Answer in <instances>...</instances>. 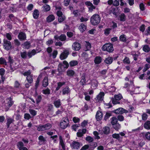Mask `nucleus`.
Masks as SVG:
<instances>
[{
    "mask_svg": "<svg viewBox=\"0 0 150 150\" xmlns=\"http://www.w3.org/2000/svg\"><path fill=\"white\" fill-rule=\"evenodd\" d=\"M104 95L103 92H100L96 97V99L98 100V101L102 100Z\"/></svg>",
    "mask_w": 150,
    "mask_h": 150,
    "instance_id": "obj_15",
    "label": "nucleus"
},
{
    "mask_svg": "<svg viewBox=\"0 0 150 150\" xmlns=\"http://www.w3.org/2000/svg\"><path fill=\"white\" fill-rule=\"evenodd\" d=\"M86 81L85 77L84 76L83 77L80 81V84L83 85L86 83Z\"/></svg>",
    "mask_w": 150,
    "mask_h": 150,
    "instance_id": "obj_61",
    "label": "nucleus"
},
{
    "mask_svg": "<svg viewBox=\"0 0 150 150\" xmlns=\"http://www.w3.org/2000/svg\"><path fill=\"white\" fill-rule=\"evenodd\" d=\"M102 61V58L100 56L96 57L94 60L95 63L96 64H100Z\"/></svg>",
    "mask_w": 150,
    "mask_h": 150,
    "instance_id": "obj_22",
    "label": "nucleus"
},
{
    "mask_svg": "<svg viewBox=\"0 0 150 150\" xmlns=\"http://www.w3.org/2000/svg\"><path fill=\"white\" fill-rule=\"evenodd\" d=\"M79 28L81 32H83L86 28V25L83 23H81L79 26Z\"/></svg>",
    "mask_w": 150,
    "mask_h": 150,
    "instance_id": "obj_17",
    "label": "nucleus"
},
{
    "mask_svg": "<svg viewBox=\"0 0 150 150\" xmlns=\"http://www.w3.org/2000/svg\"><path fill=\"white\" fill-rule=\"evenodd\" d=\"M120 19L121 21H124L126 20V16L124 13H122L119 16Z\"/></svg>",
    "mask_w": 150,
    "mask_h": 150,
    "instance_id": "obj_36",
    "label": "nucleus"
},
{
    "mask_svg": "<svg viewBox=\"0 0 150 150\" xmlns=\"http://www.w3.org/2000/svg\"><path fill=\"white\" fill-rule=\"evenodd\" d=\"M18 37L20 40H26V35L23 32H21L19 33Z\"/></svg>",
    "mask_w": 150,
    "mask_h": 150,
    "instance_id": "obj_14",
    "label": "nucleus"
},
{
    "mask_svg": "<svg viewBox=\"0 0 150 150\" xmlns=\"http://www.w3.org/2000/svg\"><path fill=\"white\" fill-rule=\"evenodd\" d=\"M33 76L32 75L28 76L26 79L28 82L30 84L33 81Z\"/></svg>",
    "mask_w": 150,
    "mask_h": 150,
    "instance_id": "obj_33",
    "label": "nucleus"
},
{
    "mask_svg": "<svg viewBox=\"0 0 150 150\" xmlns=\"http://www.w3.org/2000/svg\"><path fill=\"white\" fill-rule=\"evenodd\" d=\"M14 121V120L11 118H9L7 119L6 125L8 127H9L10 125Z\"/></svg>",
    "mask_w": 150,
    "mask_h": 150,
    "instance_id": "obj_41",
    "label": "nucleus"
},
{
    "mask_svg": "<svg viewBox=\"0 0 150 150\" xmlns=\"http://www.w3.org/2000/svg\"><path fill=\"white\" fill-rule=\"evenodd\" d=\"M38 139L39 140V143L41 144H43L46 141V139L43 136L41 135L38 137Z\"/></svg>",
    "mask_w": 150,
    "mask_h": 150,
    "instance_id": "obj_27",
    "label": "nucleus"
},
{
    "mask_svg": "<svg viewBox=\"0 0 150 150\" xmlns=\"http://www.w3.org/2000/svg\"><path fill=\"white\" fill-rule=\"evenodd\" d=\"M59 146L62 147V149L63 150H65V143L64 141L63 140V139L61 136H59Z\"/></svg>",
    "mask_w": 150,
    "mask_h": 150,
    "instance_id": "obj_11",
    "label": "nucleus"
},
{
    "mask_svg": "<svg viewBox=\"0 0 150 150\" xmlns=\"http://www.w3.org/2000/svg\"><path fill=\"white\" fill-rule=\"evenodd\" d=\"M48 85V79L47 77L44 78L43 80L42 85L44 87H46Z\"/></svg>",
    "mask_w": 150,
    "mask_h": 150,
    "instance_id": "obj_23",
    "label": "nucleus"
},
{
    "mask_svg": "<svg viewBox=\"0 0 150 150\" xmlns=\"http://www.w3.org/2000/svg\"><path fill=\"white\" fill-rule=\"evenodd\" d=\"M69 64L70 66L72 67L77 65L78 64V62L76 60H72L69 62Z\"/></svg>",
    "mask_w": 150,
    "mask_h": 150,
    "instance_id": "obj_38",
    "label": "nucleus"
},
{
    "mask_svg": "<svg viewBox=\"0 0 150 150\" xmlns=\"http://www.w3.org/2000/svg\"><path fill=\"white\" fill-rule=\"evenodd\" d=\"M24 118L26 120H28L31 119V117L30 114L26 113L24 114Z\"/></svg>",
    "mask_w": 150,
    "mask_h": 150,
    "instance_id": "obj_55",
    "label": "nucleus"
},
{
    "mask_svg": "<svg viewBox=\"0 0 150 150\" xmlns=\"http://www.w3.org/2000/svg\"><path fill=\"white\" fill-rule=\"evenodd\" d=\"M17 146L18 148L19 149H21V148L24 147L23 144L21 142H19L17 143Z\"/></svg>",
    "mask_w": 150,
    "mask_h": 150,
    "instance_id": "obj_49",
    "label": "nucleus"
},
{
    "mask_svg": "<svg viewBox=\"0 0 150 150\" xmlns=\"http://www.w3.org/2000/svg\"><path fill=\"white\" fill-rule=\"evenodd\" d=\"M113 128L116 130H118V129L120 127V125L119 123H117L115 124V125H113Z\"/></svg>",
    "mask_w": 150,
    "mask_h": 150,
    "instance_id": "obj_52",
    "label": "nucleus"
},
{
    "mask_svg": "<svg viewBox=\"0 0 150 150\" xmlns=\"http://www.w3.org/2000/svg\"><path fill=\"white\" fill-rule=\"evenodd\" d=\"M3 46L4 49L6 50L11 49L12 47L11 42L6 39H4V40Z\"/></svg>",
    "mask_w": 150,
    "mask_h": 150,
    "instance_id": "obj_6",
    "label": "nucleus"
},
{
    "mask_svg": "<svg viewBox=\"0 0 150 150\" xmlns=\"http://www.w3.org/2000/svg\"><path fill=\"white\" fill-rule=\"evenodd\" d=\"M143 136L146 139L150 141V132H147L144 133Z\"/></svg>",
    "mask_w": 150,
    "mask_h": 150,
    "instance_id": "obj_43",
    "label": "nucleus"
},
{
    "mask_svg": "<svg viewBox=\"0 0 150 150\" xmlns=\"http://www.w3.org/2000/svg\"><path fill=\"white\" fill-rule=\"evenodd\" d=\"M82 55L86 59H88V54L86 52H84L82 54Z\"/></svg>",
    "mask_w": 150,
    "mask_h": 150,
    "instance_id": "obj_62",
    "label": "nucleus"
},
{
    "mask_svg": "<svg viewBox=\"0 0 150 150\" xmlns=\"http://www.w3.org/2000/svg\"><path fill=\"white\" fill-rule=\"evenodd\" d=\"M20 54L21 57L24 59H26L28 56V52L25 51L23 52H21Z\"/></svg>",
    "mask_w": 150,
    "mask_h": 150,
    "instance_id": "obj_28",
    "label": "nucleus"
},
{
    "mask_svg": "<svg viewBox=\"0 0 150 150\" xmlns=\"http://www.w3.org/2000/svg\"><path fill=\"white\" fill-rule=\"evenodd\" d=\"M75 74V72L72 70L68 69L67 71V75L69 77L73 76Z\"/></svg>",
    "mask_w": 150,
    "mask_h": 150,
    "instance_id": "obj_24",
    "label": "nucleus"
},
{
    "mask_svg": "<svg viewBox=\"0 0 150 150\" xmlns=\"http://www.w3.org/2000/svg\"><path fill=\"white\" fill-rule=\"evenodd\" d=\"M84 50L86 51L89 50L91 48V44L88 42L86 41Z\"/></svg>",
    "mask_w": 150,
    "mask_h": 150,
    "instance_id": "obj_20",
    "label": "nucleus"
},
{
    "mask_svg": "<svg viewBox=\"0 0 150 150\" xmlns=\"http://www.w3.org/2000/svg\"><path fill=\"white\" fill-rule=\"evenodd\" d=\"M66 39V36L64 34H62L59 36V40L61 41H64Z\"/></svg>",
    "mask_w": 150,
    "mask_h": 150,
    "instance_id": "obj_47",
    "label": "nucleus"
},
{
    "mask_svg": "<svg viewBox=\"0 0 150 150\" xmlns=\"http://www.w3.org/2000/svg\"><path fill=\"white\" fill-rule=\"evenodd\" d=\"M122 95L119 94L118 95H114L113 98L117 100H119L122 98Z\"/></svg>",
    "mask_w": 150,
    "mask_h": 150,
    "instance_id": "obj_48",
    "label": "nucleus"
},
{
    "mask_svg": "<svg viewBox=\"0 0 150 150\" xmlns=\"http://www.w3.org/2000/svg\"><path fill=\"white\" fill-rule=\"evenodd\" d=\"M132 54L133 57V58L134 60L136 61L137 60V58L138 57V55L136 54L135 52H132Z\"/></svg>",
    "mask_w": 150,
    "mask_h": 150,
    "instance_id": "obj_54",
    "label": "nucleus"
},
{
    "mask_svg": "<svg viewBox=\"0 0 150 150\" xmlns=\"http://www.w3.org/2000/svg\"><path fill=\"white\" fill-rule=\"evenodd\" d=\"M142 49L144 52H148L150 51V48L147 45H144Z\"/></svg>",
    "mask_w": 150,
    "mask_h": 150,
    "instance_id": "obj_32",
    "label": "nucleus"
},
{
    "mask_svg": "<svg viewBox=\"0 0 150 150\" xmlns=\"http://www.w3.org/2000/svg\"><path fill=\"white\" fill-rule=\"evenodd\" d=\"M55 19V17L54 15L51 14L49 16L46 18L47 22L50 23L53 21Z\"/></svg>",
    "mask_w": 150,
    "mask_h": 150,
    "instance_id": "obj_18",
    "label": "nucleus"
},
{
    "mask_svg": "<svg viewBox=\"0 0 150 150\" xmlns=\"http://www.w3.org/2000/svg\"><path fill=\"white\" fill-rule=\"evenodd\" d=\"M52 125L50 123H47L43 125H39L37 129V130L40 132L44 131L49 130L52 127Z\"/></svg>",
    "mask_w": 150,
    "mask_h": 150,
    "instance_id": "obj_4",
    "label": "nucleus"
},
{
    "mask_svg": "<svg viewBox=\"0 0 150 150\" xmlns=\"http://www.w3.org/2000/svg\"><path fill=\"white\" fill-rule=\"evenodd\" d=\"M86 140L89 142H91L93 141V139L90 136H88L86 137Z\"/></svg>",
    "mask_w": 150,
    "mask_h": 150,
    "instance_id": "obj_56",
    "label": "nucleus"
},
{
    "mask_svg": "<svg viewBox=\"0 0 150 150\" xmlns=\"http://www.w3.org/2000/svg\"><path fill=\"white\" fill-rule=\"evenodd\" d=\"M65 83V82H59L57 83V86L56 88V90L57 91H58L60 88L61 87L64 85Z\"/></svg>",
    "mask_w": 150,
    "mask_h": 150,
    "instance_id": "obj_39",
    "label": "nucleus"
},
{
    "mask_svg": "<svg viewBox=\"0 0 150 150\" xmlns=\"http://www.w3.org/2000/svg\"><path fill=\"white\" fill-rule=\"evenodd\" d=\"M144 127L147 129H150V121H146L144 124Z\"/></svg>",
    "mask_w": 150,
    "mask_h": 150,
    "instance_id": "obj_26",
    "label": "nucleus"
},
{
    "mask_svg": "<svg viewBox=\"0 0 150 150\" xmlns=\"http://www.w3.org/2000/svg\"><path fill=\"white\" fill-rule=\"evenodd\" d=\"M39 11L37 9H35L33 13V18L35 19H37L39 16Z\"/></svg>",
    "mask_w": 150,
    "mask_h": 150,
    "instance_id": "obj_21",
    "label": "nucleus"
},
{
    "mask_svg": "<svg viewBox=\"0 0 150 150\" xmlns=\"http://www.w3.org/2000/svg\"><path fill=\"white\" fill-rule=\"evenodd\" d=\"M100 18L98 14H94L91 18V22L93 25H95L98 24L100 21Z\"/></svg>",
    "mask_w": 150,
    "mask_h": 150,
    "instance_id": "obj_1",
    "label": "nucleus"
},
{
    "mask_svg": "<svg viewBox=\"0 0 150 150\" xmlns=\"http://www.w3.org/2000/svg\"><path fill=\"white\" fill-rule=\"evenodd\" d=\"M117 120H118L120 121H123L124 120V117L121 115H118L117 117Z\"/></svg>",
    "mask_w": 150,
    "mask_h": 150,
    "instance_id": "obj_58",
    "label": "nucleus"
},
{
    "mask_svg": "<svg viewBox=\"0 0 150 150\" xmlns=\"http://www.w3.org/2000/svg\"><path fill=\"white\" fill-rule=\"evenodd\" d=\"M63 65L62 63L59 64L58 66V71L59 73H62L64 71V68Z\"/></svg>",
    "mask_w": 150,
    "mask_h": 150,
    "instance_id": "obj_29",
    "label": "nucleus"
},
{
    "mask_svg": "<svg viewBox=\"0 0 150 150\" xmlns=\"http://www.w3.org/2000/svg\"><path fill=\"white\" fill-rule=\"evenodd\" d=\"M103 51H106L109 52H112L114 50L113 45L110 43H108L104 44L102 48Z\"/></svg>",
    "mask_w": 150,
    "mask_h": 150,
    "instance_id": "obj_2",
    "label": "nucleus"
},
{
    "mask_svg": "<svg viewBox=\"0 0 150 150\" xmlns=\"http://www.w3.org/2000/svg\"><path fill=\"white\" fill-rule=\"evenodd\" d=\"M111 123L112 125H115V124L117 123V118L115 117H112L111 119Z\"/></svg>",
    "mask_w": 150,
    "mask_h": 150,
    "instance_id": "obj_35",
    "label": "nucleus"
},
{
    "mask_svg": "<svg viewBox=\"0 0 150 150\" xmlns=\"http://www.w3.org/2000/svg\"><path fill=\"white\" fill-rule=\"evenodd\" d=\"M69 123V121L68 117H65L63 118L60 122V127L62 129H65L68 126Z\"/></svg>",
    "mask_w": 150,
    "mask_h": 150,
    "instance_id": "obj_3",
    "label": "nucleus"
},
{
    "mask_svg": "<svg viewBox=\"0 0 150 150\" xmlns=\"http://www.w3.org/2000/svg\"><path fill=\"white\" fill-rule=\"evenodd\" d=\"M69 54V51L67 50H65L61 54L60 56V58L61 60H64L67 57Z\"/></svg>",
    "mask_w": 150,
    "mask_h": 150,
    "instance_id": "obj_10",
    "label": "nucleus"
},
{
    "mask_svg": "<svg viewBox=\"0 0 150 150\" xmlns=\"http://www.w3.org/2000/svg\"><path fill=\"white\" fill-rule=\"evenodd\" d=\"M9 17L10 19L12 21H14L17 19V18L14 16L13 14H11L9 15Z\"/></svg>",
    "mask_w": 150,
    "mask_h": 150,
    "instance_id": "obj_57",
    "label": "nucleus"
},
{
    "mask_svg": "<svg viewBox=\"0 0 150 150\" xmlns=\"http://www.w3.org/2000/svg\"><path fill=\"white\" fill-rule=\"evenodd\" d=\"M111 116V114L110 112H107L104 117V119L106 120L110 116Z\"/></svg>",
    "mask_w": 150,
    "mask_h": 150,
    "instance_id": "obj_59",
    "label": "nucleus"
},
{
    "mask_svg": "<svg viewBox=\"0 0 150 150\" xmlns=\"http://www.w3.org/2000/svg\"><path fill=\"white\" fill-rule=\"evenodd\" d=\"M82 145L80 142L76 141H73L70 144L71 149H78Z\"/></svg>",
    "mask_w": 150,
    "mask_h": 150,
    "instance_id": "obj_5",
    "label": "nucleus"
},
{
    "mask_svg": "<svg viewBox=\"0 0 150 150\" xmlns=\"http://www.w3.org/2000/svg\"><path fill=\"white\" fill-rule=\"evenodd\" d=\"M23 45L24 48L28 49L30 46V43L28 42H26L23 43Z\"/></svg>",
    "mask_w": 150,
    "mask_h": 150,
    "instance_id": "obj_45",
    "label": "nucleus"
},
{
    "mask_svg": "<svg viewBox=\"0 0 150 150\" xmlns=\"http://www.w3.org/2000/svg\"><path fill=\"white\" fill-rule=\"evenodd\" d=\"M149 68H150V64H146L145 65L144 69H143L144 72L146 71Z\"/></svg>",
    "mask_w": 150,
    "mask_h": 150,
    "instance_id": "obj_60",
    "label": "nucleus"
},
{
    "mask_svg": "<svg viewBox=\"0 0 150 150\" xmlns=\"http://www.w3.org/2000/svg\"><path fill=\"white\" fill-rule=\"evenodd\" d=\"M113 112L116 114H121L124 113H127L128 111L127 110H125L123 108H120L114 110L113 111Z\"/></svg>",
    "mask_w": 150,
    "mask_h": 150,
    "instance_id": "obj_9",
    "label": "nucleus"
},
{
    "mask_svg": "<svg viewBox=\"0 0 150 150\" xmlns=\"http://www.w3.org/2000/svg\"><path fill=\"white\" fill-rule=\"evenodd\" d=\"M113 61V58L110 57H109L105 59L104 62L107 64H110L112 63Z\"/></svg>",
    "mask_w": 150,
    "mask_h": 150,
    "instance_id": "obj_16",
    "label": "nucleus"
},
{
    "mask_svg": "<svg viewBox=\"0 0 150 150\" xmlns=\"http://www.w3.org/2000/svg\"><path fill=\"white\" fill-rule=\"evenodd\" d=\"M110 129L108 127H104L102 129V134H108L110 132Z\"/></svg>",
    "mask_w": 150,
    "mask_h": 150,
    "instance_id": "obj_19",
    "label": "nucleus"
},
{
    "mask_svg": "<svg viewBox=\"0 0 150 150\" xmlns=\"http://www.w3.org/2000/svg\"><path fill=\"white\" fill-rule=\"evenodd\" d=\"M42 93L45 95H49L50 94V90L47 88L43 90L42 91Z\"/></svg>",
    "mask_w": 150,
    "mask_h": 150,
    "instance_id": "obj_40",
    "label": "nucleus"
},
{
    "mask_svg": "<svg viewBox=\"0 0 150 150\" xmlns=\"http://www.w3.org/2000/svg\"><path fill=\"white\" fill-rule=\"evenodd\" d=\"M7 103H5V106L7 108H10L13 104V102L11 98H8L6 99Z\"/></svg>",
    "mask_w": 150,
    "mask_h": 150,
    "instance_id": "obj_12",
    "label": "nucleus"
},
{
    "mask_svg": "<svg viewBox=\"0 0 150 150\" xmlns=\"http://www.w3.org/2000/svg\"><path fill=\"white\" fill-rule=\"evenodd\" d=\"M72 49L75 51H79L81 48L80 44L78 42H74L72 45Z\"/></svg>",
    "mask_w": 150,
    "mask_h": 150,
    "instance_id": "obj_8",
    "label": "nucleus"
},
{
    "mask_svg": "<svg viewBox=\"0 0 150 150\" xmlns=\"http://www.w3.org/2000/svg\"><path fill=\"white\" fill-rule=\"evenodd\" d=\"M120 40L122 42H126L127 41L126 36L124 34L121 35L119 37Z\"/></svg>",
    "mask_w": 150,
    "mask_h": 150,
    "instance_id": "obj_34",
    "label": "nucleus"
},
{
    "mask_svg": "<svg viewBox=\"0 0 150 150\" xmlns=\"http://www.w3.org/2000/svg\"><path fill=\"white\" fill-rule=\"evenodd\" d=\"M73 121L74 123H78L79 122L80 119L77 117H74L73 118Z\"/></svg>",
    "mask_w": 150,
    "mask_h": 150,
    "instance_id": "obj_63",
    "label": "nucleus"
},
{
    "mask_svg": "<svg viewBox=\"0 0 150 150\" xmlns=\"http://www.w3.org/2000/svg\"><path fill=\"white\" fill-rule=\"evenodd\" d=\"M85 4L87 6L89 12H92L95 9L96 7L93 5V4L89 1L85 2Z\"/></svg>",
    "mask_w": 150,
    "mask_h": 150,
    "instance_id": "obj_7",
    "label": "nucleus"
},
{
    "mask_svg": "<svg viewBox=\"0 0 150 150\" xmlns=\"http://www.w3.org/2000/svg\"><path fill=\"white\" fill-rule=\"evenodd\" d=\"M98 82L97 80H93V81H92L91 83V86L93 88H95L98 86Z\"/></svg>",
    "mask_w": 150,
    "mask_h": 150,
    "instance_id": "obj_37",
    "label": "nucleus"
},
{
    "mask_svg": "<svg viewBox=\"0 0 150 150\" xmlns=\"http://www.w3.org/2000/svg\"><path fill=\"white\" fill-rule=\"evenodd\" d=\"M65 19V17L64 15L58 17V21L60 22L63 21Z\"/></svg>",
    "mask_w": 150,
    "mask_h": 150,
    "instance_id": "obj_53",
    "label": "nucleus"
},
{
    "mask_svg": "<svg viewBox=\"0 0 150 150\" xmlns=\"http://www.w3.org/2000/svg\"><path fill=\"white\" fill-rule=\"evenodd\" d=\"M103 113L100 111H98L96 115V118L97 121L101 120L103 118Z\"/></svg>",
    "mask_w": 150,
    "mask_h": 150,
    "instance_id": "obj_13",
    "label": "nucleus"
},
{
    "mask_svg": "<svg viewBox=\"0 0 150 150\" xmlns=\"http://www.w3.org/2000/svg\"><path fill=\"white\" fill-rule=\"evenodd\" d=\"M36 53L35 50H33L31 51L28 52V56L29 58H30L33 56L35 55Z\"/></svg>",
    "mask_w": 150,
    "mask_h": 150,
    "instance_id": "obj_25",
    "label": "nucleus"
},
{
    "mask_svg": "<svg viewBox=\"0 0 150 150\" xmlns=\"http://www.w3.org/2000/svg\"><path fill=\"white\" fill-rule=\"evenodd\" d=\"M70 91L69 88H65L62 90V94L63 95H64L66 94H68L70 93Z\"/></svg>",
    "mask_w": 150,
    "mask_h": 150,
    "instance_id": "obj_42",
    "label": "nucleus"
},
{
    "mask_svg": "<svg viewBox=\"0 0 150 150\" xmlns=\"http://www.w3.org/2000/svg\"><path fill=\"white\" fill-rule=\"evenodd\" d=\"M0 64H5V65H6L7 64L6 60L2 57L0 58Z\"/></svg>",
    "mask_w": 150,
    "mask_h": 150,
    "instance_id": "obj_51",
    "label": "nucleus"
},
{
    "mask_svg": "<svg viewBox=\"0 0 150 150\" xmlns=\"http://www.w3.org/2000/svg\"><path fill=\"white\" fill-rule=\"evenodd\" d=\"M54 106L57 108H59L61 105V103L59 99L55 100L54 103Z\"/></svg>",
    "mask_w": 150,
    "mask_h": 150,
    "instance_id": "obj_31",
    "label": "nucleus"
},
{
    "mask_svg": "<svg viewBox=\"0 0 150 150\" xmlns=\"http://www.w3.org/2000/svg\"><path fill=\"white\" fill-rule=\"evenodd\" d=\"M43 9L45 12L49 11L50 10V6L48 4L44 5L42 7Z\"/></svg>",
    "mask_w": 150,
    "mask_h": 150,
    "instance_id": "obj_30",
    "label": "nucleus"
},
{
    "mask_svg": "<svg viewBox=\"0 0 150 150\" xmlns=\"http://www.w3.org/2000/svg\"><path fill=\"white\" fill-rule=\"evenodd\" d=\"M40 81V78L38 77L36 81L35 84V90H37L39 85V82Z\"/></svg>",
    "mask_w": 150,
    "mask_h": 150,
    "instance_id": "obj_44",
    "label": "nucleus"
},
{
    "mask_svg": "<svg viewBox=\"0 0 150 150\" xmlns=\"http://www.w3.org/2000/svg\"><path fill=\"white\" fill-rule=\"evenodd\" d=\"M29 112L31 115L33 116L36 115L37 114V112L35 110L32 109H30Z\"/></svg>",
    "mask_w": 150,
    "mask_h": 150,
    "instance_id": "obj_46",
    "label": "nucleus"
},
{
    "mask_svg": "<svg viewBox=\"0 0 150 150\" xmlns=\"http://www.w3.org/2000/svg\"><path fill=\"white\" fill-rule=\"evenodd\" d=\"M58 52L57 50H54L53 51L52 53V56L53 58H55Z\"/></svg>",
    "mask_w": 150,
    "mask_h": 150,
    "instance_id": "obj_64",
    "label": "nucleus"
},
{
    "mask_svg": "<svg viewBox=\"0 0 150 150\" xmlns=\"http://www.w3.org/2000/svg\"><path fill=\"white\" fill-rule=\"evenodd\" d=\"M123 62L124 63L127 64H129L130 62L129 58L127 57H126L123 59Z\"/></svg>",
    "mask_w": 150,
    "mask_h": 150,
    "instance_id": "obj_50",
    "label": "nucleus"
}]
</instances>
